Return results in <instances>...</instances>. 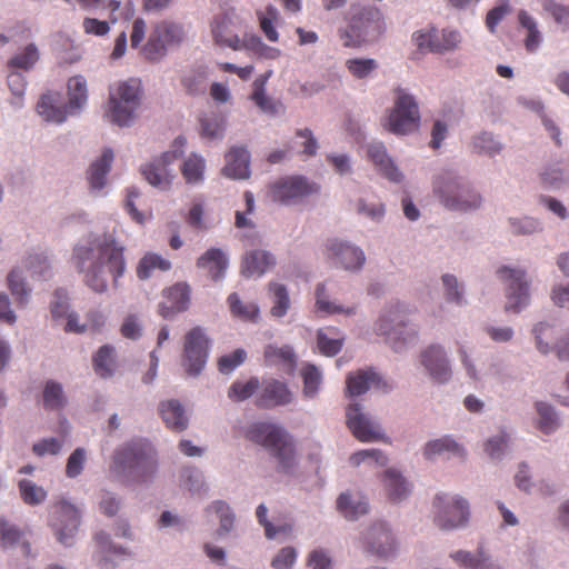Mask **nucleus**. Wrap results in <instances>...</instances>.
Returning a JSON list of instances; mask_svg holds the SVG:
<instances>
[{"instance_id":"obj_1","label":"nucleus","mask_w":569,"mask_h":569,"mask_svg":"<svg viewBox=\"0 0 569 569\" xmlns=\"http://www.w3.org/2000/svg\"><path fill=\"white\" fill-rule=\"evenodd\" d=\"M72 259L77 270L83 274L84 283L99 293L107 291L109 281L112 288H119L127 270L124 247L112 237L77 246Z\"/></svg>"},{"instance_id":"obj_2","label":"nucleus","mask_w":569,"mask_h":569,"mask_svg":"<svg viewBox=\"0 0 569 569\" xmlns=\"http://www.w3.org/2000/svg\"><path fill=\"white\" fill-rule=\"evenodd\" d=\"M246 438L266 448L278 461V471L289 473L296 465V449L291 437L280 426L271 422H253L244 433Z\"/></svg>"},{"instance_id":"obj_3","label":"nucleus","mask_w":569,"mask_h":569,"mask_svg":"<svg viewBox=\"0 0 569 569\" xmlns=\"http://www.w3.org/2000/svg\"><path fill=\"white\" fill-rule=\"evenodd\" d=\"M386 31V21L377 7L353 4L349 24L339 29V37L346 48H359L377 41Z\"/></svg>"},{"instance_id":"obj_4","label":"nucleus","mask_w":569,"mask_h":569,"mask_svg":"<svg viewBox=\"0 0 569 569\" xmlns=\"http://www.w3.org/2000/svg\"><path fill=\"white\" fill-rule=\"evenodd\" d=\"M141 96V80L138 78H129L114 83L109 90L106 116L119 127L129 126L140 106Z\"/></svg>"},{"instance_id":"obj_5","label":"nucleus","mask_w":569,"mask_h":569,"mask_svg":"<svg viewBox=\"0 0 569 569\" xmlns=\"http://www.w3.org/2000/svg\"><path fill=\"white\" fill-rule=\"evenodd\" d=\"M114 462L139 482L148 481L157 471V457L147 440H134L114 456Z\"/></svg>"},{"instance_id":"obj_6","label":"nucleus","mask_w":569,"mask_h":569,"mask_svg":"<svg viewBox=\"0 0 569 569\" xmlns=\"http://www.w3.org/2000/svg\"><path fill=\"white\" fill-rule=\"evenodd\" d=\"M407 312L400 303L380 316L376 323V332L385 336L387 342L395 351L402 350L407 345L417 339V330L407 328Z\"/></svg>"},{"instance_id":"obj_7","label":"nucleus","mask_w":569,"mask_h":569,"mask_svg":"<svg viewBox=\"0 0 569 569\" xmlns=\"http://www.w3.org/2000/svg\"><path fill=\"white\" fill-rule=\"evenodd\" d=\"M435 192L440 202L450 210L468 211L481 204V197L457 178L439 177L435 182Z\"/></svg>"},{"instance_id":"obj_8","label":"nucleus","mask_w":569,"mask_h":569,"mask_svg":"<svg viewBox=\"0 0 569 569\" xmlns=\"http://www.w3.org/2000/svg\"><path fill=\"white\" fill-rule=\"evenodd\" d=\"M184 38L183 27L172 21L157 23L143 47V54L150 61H158L167 53L168 48L179 46Z\"/></svg>"},{"instance_id":"obj_9","label":"nucleus","mask_w":569,"mask_h":569,"mask_svg":"<svg viewBox=\"0 0 569 569\" xmlns=\"http://www.w3.org/2000/svg\"><path fill=\"white\" fill-rule=\"evenodd\" d=\"M499 279L505 283L507 312L518 313L529 305V283L522 269L501 267L497 270Z\"/></svg>"},{"instance_id":"obj_10","label":"nucleus","mask_w":569,"mask_h":569,"mask_svg":"<svg viewBox=\"0 0 569 569\" xmlns=\"http://www.w3.org/2000/svg\"><path fill=\"white\" fill-rule=\"evenodd\" d=\"M420 114L416 100L402 89L397 90L395 107L388 117V130L406 134L418 129Z\"/></svg>"},{"instance_id":"obj_11","label":"nucleus","mask_w":569,"mask_h":569,"mask_svg":"<svg viewBox=\"0 0 569 569\" xmlns=\"http://www.w3.org/2000/svg\"><path fill=\"white\" fill-rule=\"evenodd\" d=\"M184 144L186 138H176L173 141L174 149L172 151L163 152L160 158L156 159L141 169L142 176L151 186L161 190H167L170 188L173 173L168 167L171 162L183 154Z\"/></svg>"},{"instance_id":"obj_12","label":"nucleus","mask_w":569,"mask_h":569,"mask_svg":"<svg viewBox=\"0 0 569 569\" xmlns=\"http://www.w3.org/2000/svg\"><path fill=\"white\" fill-rule=\"evenodd\" d=\"M209 339L200 327L187 332L183 343L182 367L189 376H198L208 359Z\"/></svg>"},{"instance_id":"obj_13","label":"nucleus","mask_w":569,"mask_h":569,"mask_svg":"<svg viewBox=\"0 0 569 569\" xmlns=\"http://www.w3.org/2000/svg\"><path fill=\"white\" fill-rule=\"evenodd\" d=\"M317 186L309 182L306 177L289 176L271 183L269 187V196L274 202L290 204L306 196L317 192Z\"/></svg>"},{"instance_id":"obj_14","label":"nucleus","mask_w":569,"mask_h":569,"mask_svg":"<svg viewBox=\"0 0 569 569\" xmlns=\"http://www.w3.org/2000/svg\"><path fill=\"white\" fill-rule=\"evenodd\" d=\"M433 505L437 508L435 522L440 529H453L468 521L469 505L463 498L447 501V495L441 493L436 496Z\"/></svg>"},{"instance_id":"obj_15","label":"nucleus","mask_w":569,"mask_h":569,"mask_svg":"<svg viewBox=\"0 0 569 569\" xmlns=\"http://www.w3.org/2000/svg\"><path fill=\"white\" fill-rule=\"evenodd\" d=\"M346 417L348 428L359 441L372 442L383 438L380 427L361 411L358 403L347 408Z\"/></svg>"},{"instance_id":"obj_16","label":"nucleus","mask_w":569,"mask_h":569,"mask_svg":"<svg viewBox=\"0 0 569 569\" xmlns=\"http://www.w3.org/2000/svg\"><path fill=\"white\" fill-rule=\"evenodd\" d=\"M420 362L433 381L445 383L451 378V368L440 345L427 347L420 355Z\"/></svg>"},{"instance_id":"obj_17","label":"nucleus","mask_w":569,"mask_h":569,"mask_svg":"<svg viewBox=\"0 0 569 569\" xmlns=\"http://www.w3.org/2000/svg\"><path fill=\"white\" fill-rule=\"evenodd\" d=\"M57 519L53 522L57 539L64 546H70L80 525L78 509L67 501H61L57 509Z\"/></svg>"},{"instance_id":"obj_18","label":"nucleus","mask_w":569,"mask_h":569,"mask_svg":"<svg viewBox=\"0 0 569 569\" xmlns=\"http://www.w3.org/2000/svg\"><path fill=\"white\" fill-rule=\"evenodd\" d=\"M328 258L332 260L336 266L339 264L346 270L359 269L366 260L362 250L338 240L329 241Z\"/></svg>"},{"instance_id":"obj_19","label":"nucleus","mask_w":569,"mask_h":569,"mask_svg":"<svg viewBox=\"0 0 569 569\" xmlns=\"http://www.w3.org/2000/svg\"><path fill=\"white\" fill-rule=\"evenodd\" d=\"M167 301L159 305V313L163 318H171L184 311L190 302V287L186 282H178L163 291Z\"/></svg>"},{"instance_id":"obj_20","label":"nucleus","mask_w":569,"mask_h":569,"mask_svg":"<svg viewBox=\"0 0 569 569\" xmlns=\"http://www.w3.org/2000/svg\"><path fill=\"white\" fill-rule=\"evenodd\" d=\"M368 550L379 557L392 556L397 549L396 540L386 523H377L367 533Z\"/></svg>"},{"instance_id":"obj_21","label":"nucleus","mask_w":569,"mask_h":569,"mask_svg":"<svg viewBox=\"0 0 569 569\" xmlns=\"http://www.w3.org/2000/svg\"><path fill=\"white\" fill-rule=\"evenodd\" d=\"M347 393L350 397L365 393L370 387L387 392L390 387L372 370H358L347 377Z\"/></svg>"},{"instance_id":"obj_22","label":"nucleus","mask_w":569,"mask_h":569,"mask_svg":"<svg viewBox=\"0 0 569 569\" xmlns=\"http://www.w3.org/2000/svg\"><path fill=\"white\" fill-rule=\"evenodd\" d=\"M223 176L231 179H247L250 176V154L243 147H232L226 154Z\"/></svg>"},{"instance_id":"obj_23","label":"nucleus","mask_w":569,"mask_h":569,"mask_svg":"<svg viewBox=\"0 0 569 569\" xmlns=\"http://www.w3.org/2000/svg\"><path fill=\"white\" fill-rule=\"evenodd\" d=\"M291 400L292 395L287 385L272 379L264 383L256 403L259 408H273L288 405Z\"/></svg>"},{"instance_id":"obj_24","label":"nucleus","mask_w":569,"mask_h":569,"mask_svg":"<svg viewBox=\"0 0 569 569\" xmlns=\"http://www.w3.org/2000/svg\"><path fill=\"white\" fill-rule=\"evenodd\" d=\"M381 483L386 496L391 502H400L411 492V486L396 469L389 468L381 475Z\"/></svg>"},{"instance_id":"obj_25","label":"nucleus","mask_w":569,"mask_h":569,"mask_svg":"<svg viewBox=\"0 0 569 569\" xmlns=\"http://www.w3.org/2000/svg\"><path fill=\"white\" fill-rule=\"evenodd\" d=\"M159 415L167 428L181 432L188 427V417L182 405L174 399L161 401L158 407Z\"/></svg>"},{"instance_id":"obj_26","label":"nucleus","mask_w":569,"mask_h":569,"mask_svg":"<svg viewBox=\"0 0 569 569\" xmlns=\"http://www.w3.org/2000/svg\"><path fill=\"white\" fill-rule=\"evenodd\" d=\"M197 267L206 270L213 281H218L224 277L228 258L222 250L211 248L198 258Z\"/></svg>"},{"instance_id":"obj_27","label":"nucleus","mask_w":569,"mask_h":569,"mask_svg":"<svg viewBox=\"0 0 569 569\" xmlns=\"http://www.w3.org/2000/svg\"><path fill=\"white\" fill-rule=\"evenodd\" d=\"M276 263L274 257L264 250L248 252L241 264V272L246 277H260Z\"/></svg>"},{"instance_id":"obj_28","label":"nucleus","mask_w":569,"mask_h":569,"mask_svg":"<svg viewBox=\"0 0 569 569\" xmlns=\"http://www.w3.org/2000/svg\"><path fill=\"white\" fill-rule=\"evenodd\" d=\"M367 152L369 159L382 176L393 182H399L401 180L402 174L388 157L383 144L372 143L368 147Z\"/></svg>"},{"instance_id":"obj_29","label":"nucleus","mask_w":569,"mask_h":569,"mask_svg":"<svg viewBox=\"0 0 569 569\" xmlns=\"http://www.w3.org/2000/svg\"><path fill=\"white\" fill-rule=\"evenodd\" d=\"M264 362L268 366L281 367L284 371L291 373L297 366L296 353L290 346L278 347L268 345L263 351Z\"/></svg>"},{"instance_id":"obj_30","label":"nucleus","mask_w":569,"mask_h":569,"mask_svg":"<svg viewBox=\"0 0 569 569\" xmlns=\"http://www.w3.org/2000/svg\"><path fill=\"white\" fill-rule=\"evenodd\" d=\"M212 34L216 43L220 47H228L233 50L242 49L243 41L231 29V20L227 16L214 18L212 23Z\"/></svg>"},{"instance_id":"obj_31","label":"nucleus","mask_w":569,"mask_h":569,"mask_svg":"<svg viewBox=\"0 0 569 569\" xmlns=\"http://www.w3.org/2000/svg\"><path fill=\"white\" fill-rule=\"evenodd\" d=\"M113 161V152L111 149H106L100 159L92 162L88 170V180L91 189L100 190L106 184V176L110 171Z\"/></svg>"},{"instance_id":"obj_32","label":"nucleus","mask_w":569,"mask_h":569,"mask_svg":"<svg viewBox=\"0 0 569 569\" xmlns=\"http://www.w3.org/2000/svg\"><path fill=\"white\" fill-rule=\"evenodd\" d=\"M68 104L70 113L79 111L87 102V81L82 76H74L68 80Z\"/></svg>"},{"instance_id":"obj_33","label":"nucleus","mask_w":569,"mask_h":569,"mask_svg":"<svg viewBox=\"0 0 569 569\" xmlns=\"http://www.w3.org/2000/svg\"><path fill=\"white\" fill-rule=\"evenodd\" d=\"M337 508L347 519L357 520L368 512L369 505L363 497L353 499L349 493H341L337 499Z\"/></svg>"},{"instance_id":"obj_34","label":"nucleus","mask_w":569,"mask_h":569,"mask_svg":"<svg viewBox=\"0 0 569 569\" xmlns=\"http://www.w3.org/2000/svg\"><path fill=\"white\" fill-rule=\"evenodd\" d=\"M56 102V93L42 94L37 103V111L46 121L62 123L67 118V111L64 108L57 107Z\"/></svg>"},{"instance_id":"obj_35","label":"nucleus","mask_w":569,"mask_h":569,"mask_svg":"<svg viewBox=\"0 0 569 569\" xmlns=\"http://www.w3.org/2000/svg\"><path fill=\"white\" fill-rule=\"evenodd\" d=\"M256 14L259 21L260 30L264 37L270 42H277L279 40V33L274 24L279 19L278 9L274 6L269 4L264 10H257Z\"/></svg>"},{"instance_id":"obj_36","label":"nucleus","mask_w":569,"mask_h":569,"mask_svg":"<svg viewBox=\"0 0 569 569\" xmlns=\"http://www.w3.org/2000/svg\"><path fill=\"white\" fill-rule=\"evenodd\" d=\"M170 268L171 263L169 260L157 253L149 252L140 259L137 266V277L140 280H146L152 274L153 270L159 269L161 271H167Z\"/></svg>"},{"instance_id":"obj_37","label":"nucleus","mask_w":569,"mask_h":569,"mask_svg":"<svg viewBox=\"0 0 569 569\" xmlns=\"http://www.w3.org/2000/svg\"><path fill=\"white\" fill-rule=\"evenodd\" d=\"M206 170V161L198 154H190L181 167L183 179L189 184H197L202 182Z\"/></svg>"},{"instance_id":"obj_38","label":"nucleus","mask_w":569,"mask_h":569,"mask_svg":"<svg viewBox=\"0 0 569 569\" xmlns=\"http://www.w3.org/2000/svg\"><path fill=\"white\" fill-rule=\"evenodd\" d=\"M443 452H451L457 456H465V451L459 443H457L451 437L445 436L442 438L429 441L425 448V456L431 459L436 455Z\"/></svg>"},{"instance_id":"obj_39","label":"nucleus","mask_w":569,"mask_h":569,"mask_svg":"<svg viewBox=\"0 0 569 569\" xmlns=\"http://www.w3.org/2000/svg\"><path fill=\"white\" fill-rule=\"evenodd\" d=\"M18 489L22 501L29 506L41 505L48 496L43 487L28 479L19 480Z\"/></svg>"},{"instance_id":"obj_40","label":"nucleus","mask_w":569,"mask_h":569,"mask_svg":"<svg viewBox=\"0 0 569 569\" xmlns=\"http://www.w3.org/2000/svg\"><path fill=\"white\" fill-rule=\"evenodd\" d=\"M451 557L455 561L470 569H489V563L491 562L490 556L486 553L482 548H479L475 555L469 551L460 550L455 552Z\"/></svg>"},{"instance_id":"obj_41","label":"nucleus","mask_w":569,"mask_h":569,"mask_svg":"<svg viewBox=\"0 0 569 569\" xmlns=\"http://www.w3.org/2000/svg\"><path fill=\"white\" fill-rule=\"evenodd\" d=\"M114 349L110 346H102L93 357V367L101 378L111 377L114 369Z\"/></svg>"},{"instance_id":"obj_42","label":"nucleus","mask_w":569,"mask_h":569,"mask_svg":"<svg viewBox=\"0 0 569 569\" xmlns=\"http://www.w3.org/2000/svg\"><path fill=\"white\" fill-rule=\"evenodd\" d=\"M8 288L16 301L24 306L28 302L30 289L18 268L12 269L7 277Z\"/></svg>"},{"instance_id":"obj_43","label":"nucleus","mask_w":569,"mask_h":569,"mask_svg":"<svg viewBox=\"0 0 569 569\" xmlns=\"http://www.w3.org/2000/svg\"><path fill=\"white\" fill-rule=\"evenodd\" d=\"M39 50L34 43H29L22 52L14 54L8 61V68L30 70L39 60Z\"/></svg>"},{"instance_id":"obj_44","label":"nucleus","mask_w":569,"mask_h":569,"mask_svg":"<svg viewBox=\"0 0 569 569\" xmlns=\"http://www.w3.org/2000/svg\"><path fill=\"white\" fill-rule=\"evenodd\" d=\"M182 86L190 94H201L207 90V71L200 67L187 72L182 78Z\"/></svg>"},{"instance_id":"obj_45","label":"nucleus","mask_w":569,"mask_h":569,"mask_svg":"<svg viewBox=\"0 0 569 569\" xmlns=\"http://www.w3.org/2000/svg\"><path fill=\"white\" fill-rule=\"evenodd\" d=\"M518 19L521 27L526 28L528 31L527 38L525 40V47L529 52H533L539 47L541 41L540 32L537 29V23L533 18L529 16L525 10L519 11Z\"/></svg>"},{"instance_id":"obj_46","label":"nucleus","mask_w":569,"mask_h":569,"mask_svg":"<svg viewBox=\"0 0 569 569\" xmlns=\"http://www.w3.org/2000/svg\"><path fill=\"white\" fill-rule=\"evenodd\" d=\"M316 307H317V310L322 312L323 315H333V313L353 315L356 312V307H348L345 309L342 306H338L333 302H330L327 299L326 287L323 283H320L317 287Z\"/></svg>"},{"instance_id":"obj_47","label":"nucleus","mask_w":569,"mask_h":569,"mask_svg":"<svg viewBox=\"0 0 569 569\" xmlns=\"http://www.w3.org/2000/svg\"><path fill=\"white\" fill-rule=\"evenodd\" d=\"M66 403L62 386L56 381H48L43 389V407L46 410L61 409Z\"/></svg>"},{"instance_id":"obj_48","label":"nucleus","mask_w":569,"mask_h":569,"mask_svg":"<svg viewBox=\"0 0 569 569\" xmlns=\"http://www.w3.org/2000/svg\"><path fill=\"white\" fill-rule=\"evenodd\" d=\"M231 313L246 321H254L258 318L259 309L254 303H243L237 293L228 297Z\"/></svg>"},{"instance_id":"obj_49","label":"nucleus","mask_w":569,"mask_h":569,"mask_svg":"<svg viewBox=\"0 0 569 569\" xmlns=\"http://www.w3.org/2000/svg\"><path fill=\"white\" fill-rule=\"evenodd\" d=\"M242 48L252 51L262 59L274 60L280 57L281 51L277 48L266 44L258 36L251 34L243 40Z\"/></svg>"},{"instance_id":"obj_50","label":"nucleus","mask_w":569,"mask_h":569,"mask_svg":"<svg viewBox=\"0 0 569 569\" xmlns=\"http://www.w3.org/2000/svg\"><path fill=\"white\" fill-rule=\"evenodd\" d=\"M350 463L355 467L361 463L385 467L388 463V457L379 449H365L352 453L350 456Z\"/></svg>"},{"instance_id":"obj_51","label":"nucleus","mask_w":569,"mask_h":569,"mask_svg":"<svg viewBox=\"0 0 569 569\" xmlns=\"http://www.w3.org/2000/svg\"><path fill=\"white\" fill-rule=\"evenodd\" d=\"M258 388L259 379L256 377L246 382L237 380L230 386L228 397L233 401H243L250 398Z\"/></svg>"},{"instance_id":"obj_52","label":"nucleus","mask_w":569,"mask_h":569,"mask_svg":"<svg viewBox=\"0 0 569 569\" xmlns=\"http://www.w3.org/2000/svg\"><path fill=\"white\" fill-rule=\"evenodd\" d=\"M269 289L274 298L271 315L277 318L283 317L290 306L287 288L283 284L272 282L269 284Z\"/></svg>"},{"instance_id":"obj_53","label":"nucleus","mask_w":569,"mask_h":569,"mask_svg":"<svg viewBox=\"0 0 569 569\" xmlns=\"http://www.w3.org/2000/svg\"><path fill=\"white\" fill-rule=\"evenodd\" d=\"M346 68L357 79H365L378 68L375 59L353 58L346 61Z\"/></svg>"},{"instance_id":"obj_54","label":"nucleus","mask_w":569,"mask_h":569,"mask_svg":"<svg viewBox=\"0 0 569 569\" xmlns=\"http://www.w3.org/2000/svg\"><path fill=\"white\" fill-rule=\"evenodd\" d=\"M23 532L6 518H0V546L6 549L20 542Z\"/></svg>"},{"instance_id":"obj_55","label":"nucleus","mask_w":569,"mask_h":569,"mask_svg":"<svg viewBox=\"0 0 569 569\" xmlns=\"http://www.w3.org/2000/svg\"><path fill=\"white\" fill-rule=\"evenodd\" d=\"M213 510L220 519V528L217 530L218 536L229 532L234 522V515L228 503L224 501H214L208 510Z\"/></svg>"},{"instance_id":"obj_56","label":"nucleus","mask_w":569,"mask_h":569,"mask_svg":"<svg viewBox=\"0 0 569 569\" xmlns=\"http://www.w3.org/2000/svg\"><path fill=\"white\" fill-rule=\"evenodd\" d=\"M536 408L539 415V430H541L543 433H550L555 431L558 427V419L553 409L545 402H537Z\"/></svg>"},{"instance_id":"obj_57","label":"nucleus","mask_w":569,"mask_h":569,"mask_svg":"<svg viewBox=\"0 0 569 569\" xmlns=\"http://www.w3.org/2000/svg\"><path fill=\"white\" fill-rule=\"evenodd\" d=\"M461 41L460 33L457 30L443 29L440 33L437 31V44H433V52L443 53L455 50Z\"/></svg>"},{"instance_id":"obj_58","label":"nucleus","mask_w":569,"mask_h":569,"mask_svg":"<svg viewBox=\"0 0 569 569\" xmlns=\"http://www.w3.org/2000/svg\"><path fill=\"white\" fill-rule=\"evenodd\" d=\"M302 378H303V393L307 397H313L320 386L321 382V373L318 368L313 365H308L302 369Z\"/></svg>"},{"instance_id":"obj_59","label":"nucleus","mask_w":569,"mask_h":569,"mask_svg":"<svg viewBox=\"0 0 569 569\" xmlns=\"http://www.w3.org/2000/svg\"><path fill=\"white\" fill-rule=\"evenodd\" d=\"M200 127H201V136L203 138L213 139L217 137H221L224 123L223 120L216 116H206L200 119Z\"/></svg>"},{"instance_id":"obj_60","label":"nucleus","mask_w":569,"mask_h":569,"mask_svg":"<svg viewBox=\"0 0 569 569\" xmlns=\"http://www.w3.org/2000/svg\"><path fill=\"white\" fill-rule=\"evenodd\" d=\"M473 149L478 153L493 156L501 151V144L495 140L492 134L483 132L473 139Z\"/></svg>"},{"instance_id":"obj_61","label":"nucleus","mask_w":569,"mask_h":569,"mask_svg":"<svg viewBox=\"0 0 569 569\" xmlns=\"http://www.w3.org/2000/svg\"><path fill=\"white\" fill-rule=\"evenodd\" d=\"M247 359V352L243 349H236L230 355H226L219 358L218 368L222 373H230L238 366L244 362Z\"/></svg>"},{"instance_id":"obj_62","label":"nucleus","mask_w":569,"mask_h":569,"mask_svg":"<svg viewBox=\"0 0 569 569\" xmlns=\"http://www.w3.org/2000/svg\"><path fill=\"white\" fill-rule=\"evenodd\" d=\"M86 450L83 448H77L68 458L66 466V475L69 478L78 477L84 466Z\"/></svg>"},{"instance_id":"obj_63","label":"nucleus","mask_w":569,"mask_h":569,"mask_svg":"<svg viewBox=\"0 0 569 569\" xmlns=\"http://www.w3.org/2000/svg\"><path fill=\"white\" fill-rule=\"evenodd\" d=\"M412 40L420 50L433 52V44H437V29L431 27L428 30L416 31Z\"/></svg>"},{"instance_id":"obj_64","label":"nucleus","mask_w":569,"mask_h":569,"mask_svg":"<svg viewBox=\"0 0 569 569\" xmlns=\"http://www.w3.org/2000/svg\"><path fill=\"white\" fill-rule=\"evenodd\" d=\"M317 343L322 355L332 357L340 352L343 340L330 339L323 331H319L317 335Z\"/></svg>"}]
</instances>
